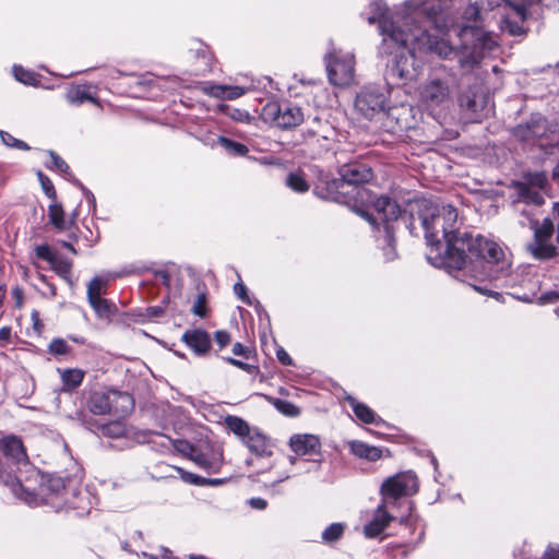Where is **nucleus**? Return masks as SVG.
Returning a JSON list of instances; mask_svg holds the SVG:
<instances>
[{"mask_svg":"<svg viewBox=\"0 0 559 559\" xmlns=\"http://www.w3.org/2000/svg\"><path fill=\"white\" fill-rule=\"evenodd\" d=\"M408 213L411 222L407 228L411 233L416 219L425 230L430 248L427 259L431 264L455 272V278L480 294L500 296L486 286L471 282L498 281L510 274L511 261L498 243L480 234L461 230L457 211L451 205H438L426 199L415 200L408 204Z\"/></svg>","mask_w":559,"mask_h":559,"instance_id":"1","label":"nucleus"},{"mask_svg":"<svg viewBox=\"0 0 559 559\" xmlns=\"http://www.w3.org/2000/svg\"><path fill=\"white\" fill-rule=\"evenodd\" d=\"M370 14L367 16L369 24L379 22L380 33L383 36V46L392 44H402L409 46L412 49L427 50L438 49L443 56L452 53V49L445 44L437 41L431 37L427 26L419 23V16L424 12L436 14L437 10L435 7L418 8L412 12L405 14L402 20H392L388 13L386 4L382 0H373L369 4Z\"/></svg>","mask_w":559,"mask_h":559,"instance_id":"2","label":"nucleus"},{"mask_svg":"<svg viewBox=\"0 0 559 559\" xmlns=\"http://www.w3.org/2000/svg\"><path fill=\"white\" fill-rule=\"evenodd\" d=\"M463 20L466 22L460 27L452 26L447 32H454L460 39L457 47H453L448 40L438 38L433 35L431 37L437 41L445 43L451 49L452 53L449 56L441 55L438 49H429L436 51V55L443 59H456L460 69L463 72H468L477 67L486 53L496 48V41L492 36L485 32L479 23L481 21L480 8L474 3L468 4L463 12Z\"/></svg>","mask_w":559,"mask_h":559,"instance_id":"3","label":"nucleus"},{"mask_svg":"<svg viewBox=\"0 0 559 559\" xmlns=\"http://www.w3.org/2000/svg\"><path fill=\"white\" fill-rule=\"evenodd\" d=\"M0 449L5 459V463L0 460V468L4 479L0 478L5 485L10 486L12 492L27 503L35 502L36 495L22 485L21 467L29 466L28 459L21 439L10 436L0 440Z\"/></svg>","mask_w":559,"mask_h":559,"instance_id":"4","label":"nucleus"},{"mask_svg":"<svg viewBox=\"0 0 559 559\" xmlns=\"http://www.w3.org/2000/svg\"><path fill=\"white\" fill-rule=\"evenodd\" d=\"M340 178L320 179L314 188L316 194L322 199H330L342 202L343 195L346 193L341 191L345 186H357L369 182L372 178L371 167L360 160H352L345 163L338 168Z\"/></svg>","mask_w":559,"mask_h":559,"instance_id":"5","label":"nucleus"},{"mask_svg":"<svg viewBox=\"0 0 559 559\" xmlns=\"http://www.w3.org/2000/svg\"><path fill=\"white\" fill-rule=\"evenodd\" d=\"M392 46H396L397 48H407V52L401 51L400 53H394L392 59L388 61L386 68L384 71V80L388 86H400L411 81H415L423 72V66L415 58V52L427 53L436 51L430 50H418L412 49L409 46L402 44H392L390 43L386 48H391Z\"/></svg>","mask_w":559,"mask_h":559,"instance_id":"6","label":"nucleus"},{"mask_svg":"<svg viewBox=\"0 0 559 559\" xmlns=\"http://www.w3.org/2000/svg\"><path fill=\"white\" fill-rule=\"evenodd\" d=\"M134 401L129 393L117 390L95 391L91 393L87 408L95 415L124 417L131 413Z\"/></svg>","mask_w":559,"mask_h":559,"instance_id":"7","label":"nucleus"},{"mask_svg":"<svg viewBox=\"0 0 559 559\" xmlns=\"http://www.w3.org/2000/svg\"><path fill=\"white\" fill-rule=\"evenodd\" d=\"M528 228L533 230L534 239L527 246L531 254L538 260H550L558 254L556 240L557 227L554 219L545 217L542 222L530 218Z\"/></svg>","mask_w":559,"mask_h":559,"instance_id":"8","label":"nucleus"},{"mask_svg":"<svg viewBox=\"0 0 559 559\" xmlns=\"http://www.w3.org/2000/svg\"><path fill=\"white\" fill-rule=\"evenodd\" d=\"M302 136L312 150V153L314 155H321L332 148L336 140V129L328 120L314 116L307 121Z\"/></svg>","mask_w":559,"mask_h":559,"instance_id":"9","label":"nucleus"},{"mask_svg":"<svg viewBox=\"0 0 559 559\" xmlns=\"http://www.w3.org/2000/svg\"><path fill=\"white\" fill-rule=\"evenodd\" d=\"M329 81L336 86H346L354 80L355 57L350 52L331 51L325 56Z\"/></svg>","mask_w":559,"mask_h":559,"instance_id":"10","label":"nucleus"},{"mask_svg":"<svg viewBox=\"0 0 559 559\" xmlns=\"http://www.w3.org/2000/svg\"><path fill=\"white\" fill-rule=\"evenodd\" d=\"M418 490L417 476L412 472L400 473L384 480L380 488L382 502L394 506L396 500Z\"/></svg>","mask_w":559,"mask_h":559,"instance_id":"11","label":"nucleus"},{"mask_svg":"<svg viewBox=\"0 0 559 559\" xmlns=\"http://www.w3.org/2000/svg\"><path fill=\"white\" fill-rule=\"evenodd\" d=\"M423 105L430 110L445 107L451 99V88L447 79L430 78L419 88Z\"/></svg>","mask_w":559,"mask_h":559,"instance_id":"12","label":"nucleus"},{"mask_svg":"<svg viewBox=\"0 0 559 559\" xmlns=\"http://www.w3.org/2000/svg\"><path fill=\"white\" fill-rule=\"evenodd\" d=\"M263 116L282 129L295 128L305 120L301 108L290 103H270L263 108Z\"/></svg>","mask_w":559,"mask_h":559,"instance_id":"13","label":"nucleus"},{"mask_svg":"<svg viewBox=\"0 0 559 559\" xmlns=\"http://www.w3.org/2000/svg\"><path fill=\"white\" fill-rule=\"evenodd\" d=\"M385 105L386 95L377 86L364 87L355 99V109L367 119L382 112Z\"/></svg>","mask_w":559,"mask_h":559,"instance_id":"14","label":"nucleus"},{"mask_svg":"<svg viewBox=\"0 0 559 559\" xmlns=\"http://www.w3.org/2000/svg\"><path fill=\"white\" fill-rule=\"evenodd\" d=\"M512 9V13L506 14L500 21L502 32L511 36H521L525 34L523 22L526 20V7L538 3L540 0H504Z\"/></svg>","mask_w":559,"mask_h":559,"instance_id":"15","label":"nucleus"},{"mask_svg":"<svg viewBox=\"0 0 559 559\" xmlns=\"http://www.w3.org/2000/svg\"><path fill=\"white\" fill-rule=\"evenodd\" d=\"M548 132V121L542 115H533L527 122L514 127L512 135L525 144L544 146L542 140L547 136Z\"/></svg>","mask_w":559,"mask_h":559,"instance_id":"16","label":"nucleus"},{"mask_svg":"<svg viewBox=\"0 0 559 559\" xmlns=\"http://www.w3.org/2000/svg\"><path fill=\"white\" fill-rule=\"evenodd\" d=\"M373 207L377 212V219H381L383 222L384 231L391 237V231H394L391 223L396 221L400 216L405 219V215H402L400 205L391 198L381 195L373 202ZM364 216L371 224L376 223V218H373L372 215L365 213Z\"/></svg>","mask_w":559,"mask_h":559,"instance_id":"17","label":"nucleus"},{"mask_svg":"<svg viewBox=\"0 0 559 559\" xmlns=\"http://www.w3.org/2000/svg\"><path fill=\"white\" fill-rule=\"evenodd\" d=\"M182 341L198 356L206 355L212 348L210 334L201 329L188 330L182 335Z\"/></svg>","mask_w":559,"mask_h":559,"instance_id":"18","label":"nucleus"},{"mask_svg":"<svg viewBox=\"0 0 559 559\" xmlns=\"http://www.w3.org/2000/svg\"><path fill=\"white\" fill-rule=\"evenodd\" d=\"M389 506L381 502L374 511L373 519L364 527V533L368 538L379 536L393 520V516L386 511Z\"/></svg>","mask_w":559,"mask_h":559,"instance_id":"19","label":"nucleus"},{"mask_svg":"<svg viewBox=\"0 0 559 559\" xmlns=\"http://www.w3.org/2000/svg\"><path fill=\"white\" fill-rule=\"evenodd\" d=\"M292 450L297 455H312L320 451L321 443L314 435H295L289 440Z\"/></svg>","mask_w":559,"mask_h":559,"instance_id":"20","label":"nucleus"},{"mask_svg":"<svg viewBox=\"0 0 559 559\" xmlns=\"http://www.w3.org/2000/svg\"><path fill=\"white\" fill-rule=\"evenodd\" d=\"M349 448L352 453L356 456L371 462L378 461L382 456V450L380 448L369 445L362 441H352L349 442Z\"/></svg>","mask_w":559,"mask_h":559,"instance_id":"21","label":"nucleus"},{"mask_svg":"<svg viewBox=\"0 0 559 559\" xmlns=\"http://www.w3.org/2000/svg\"><path fill=\"white\" fill-rule=\"evenodd\" d=\"M60 372V377L62 380V390L66 392H71L79 388L84 379L85 372L78 368H69V369H58Z\"/></svg>","mask_w":559,"mask_h":559,"instance_id":"22","label":"nucleus"},{"mask_svg":"<svg viewBox=\"0 0 559 559\" xmlns=\"http://www.w3.org/2000/svg\"><path fill=\"white\" fill-rule=\"evenodd\" d=\"M86 426L90 430L95 431V429H96L99 435H102L104 437L112 438V439L120 438L126 435V426H124V423L121 420H115V421H110L108 424L95 425V427L92 426L90 423H86Z\"/></svg>","mask_w":559,"mask_h":559,"instance_id":"23","label":"nucleus"},{"mask_svg":"<svg viewBox=\"0 0 559 559\" xmlns=\"http://www.w3.org/2000/svg\"><path fill=\"white\" fill-rule=\"evenodd\" d=\"M518 193H519V201L524 202L526 205H536L539 206L544 204L545 198L544 195L536 189L530 187L526 183H518Z\"/></svg>","mask_w":559,"mask_h":559,"instance_id":"24","label":"nucleus"},{"mask_svg":"<svg viewBox=\"0 0 559 559\" xmlns=\"http://www.w3.org/2000/svg\"><path fill=\"white\" fill-rule=\"evenodd\" d=\"M459 103L462 108L471 114L478 115L485 108L486 99L483 95L468 92L460 96Z\"/></svg>","mask_w":559,"mask_h":559,"instance_id":"25","label":"nucleus"},{"mask_svg":"<svg viewBox=\"0 0 559 559\" xmlns=\"http://www.w3.org/2000/svg\"><path fill=\"white\" fill-rule=\"evenodd\" d=\"M520 285L524 288H527L528 293H524L519 298L525 301H531L532 297L535 296L537 290L540 288V282L537 273H533L531 269H527L526 272H523V277L520 282Z\"/></svg>","mask_w":559,"mask_h":559,"instance_id":"26","label":"nucleus"},{"mask_svg":"<svg viewBox=\"0 0 559 559\" xmlns=\"http://www.w3.org/2000/svg\"><path fill=\"white\" fill-rule=\"evenodd\" d=\"M347 401L353 407L356 417L365 424H378L374 412L364 403L357 402L354 397L348 396Z\"/></svg>","mask_w":559,"mask_h":559,"instance_id":"27","label":"nucleus"},{"mask_svg":"<svg viewBox=\"0 0 559 559\" xmlns=\"http://www.w3.org/2000/svg\"><path fill=\"white\" fill-rule=\"evenodd\" d=\"M66 214L61 203L56 201H51V204L48 206V217L49 222L53 227L58 230L67 229V222L64 218Z\"/></svg>","mask_w":559,"mask_h":559,"instance_id":"28","label":"nucleus"},{"mask_svg":"<svg viewBox=\"0 0 559 559\" xmlns=\"http://www.w3.org/2000/svg\"><path fill=\"white\" fill-rule=\"evenodd\" d=\"M245 442L252 453L261 455L266 450L265 436L255 429L250 430V435L246 436Z\"/></svg>","mask_w":559,"mask_h":559,"instance_id":"29","label":"nucleus"},{"mask_svg":"<svg viewBox=\"0 0 559 559\" xmlns=\"http://www.w3.org/2000/svg\"><path fill=\"white\" fill-rule=\"evenodd\" d=\"M67 100L73 105H81L84 102L96 103V98L88 92L86 86H74L67 93Z\"/></svg>","mask_w":559,"mask_h":559,"instance_id":"30","label":"nucleus"},{"mask_svg":"<svg viewBox=\"0 0 559 559\" xmlns=\"http://www.w3.org/2000/svg\"><path fill=\"white\" fill-rule=\"evenodd\" d=\"M51 269L67 283L72 285V261L67 258L56 257L51 263Z\"/></svg>","mask_w":559,"mask_h":559,"instance_id":"31","label":"nucleus"},{"mask_svg":"<svg viewBox=\"0 0 559 559\" xmlns=\"http://www.w3.org/2000/svg\"><path fill=\"white\" fill-rule=\"evenodd\" d=\"M225 425L231 432L243 440L247 435H250V426L240 417L229 415L225 418Z\"/></svg>","mask_w":559,"mask_h":559,"instance_id":"32","label":"nucleus"},{"mask_svg":"<svg viewBox=\"0 0 559 559\" xmlns=\"http://www.w3.org/2000/svg\"><path fill=\"white\" fill-rule=\"evenodd\" d=\"M66 491V481L60 476H49L46 481L40 487V495H46V492L61 496Z\"/></svg>","mask_w":559,"mask_h":559,"instance_id":"33","label":"nucleus"},{"mask_svg":"<svg viewBox=\"0 0 559 559\" xmlns=\"http://www.w3.org/2000/svg\"><path fill=\"white\" fill-rule=\"evenodd\" d=\"M265 399L282 414L286 415V416H289V417H297L300 415V409L299 407H297L295 404H293L292 402H288V401H285V400H281V399H276V397H272V396H266L265 395Z\"/></svg>","mask_w":559,"mask_h":559,"instance_id":"34","label":"nucleus"},{"mask_svg":"<svg viewBox=\"0 0 559 559\" xmlns=\"http://www.w3.org/2000/svg\"><path fill=\"white\" fill-rule=\"evenodd\" d=\"M108 281L106 278L95 276L87 285V299L88 302L102 298L106 293Z\"/></svg>","mask_w":559,"mask_h":559,"instance_id":"35","label":"nucleus"},{"mask_svg":"<svg viewBox=\"0 0 559 559\" xmlns=\"http://www.w3.org/2000/svg\"><path fill=\"white\" fill-rule=\"evenodd\" d=\"M192 462H194L199 467L203 468L207 473H217L219 471L221 464L216 460H210L206 454L197 450L194 454H191Z\"/></svg>","mask_w":559,"mask_h":559,"instance_id":"36","label":"nucleus"},{"mask_svg":"<svg viewBox=\"0 0 559 559\" xmlns=\"http://www.w3.org/2000/svg\"><path fill=\"white\" fill-rule=\"evenodd\" d=\"M218 144L222 147H224L230 155L234 156H245L249 152L248 147L245 144L236 142L225 136L218 138Z\"/></svg>","mask_w":559,"mask_h":559,"instance_id":"37","label":"nucleus"},{"mask_svg":"<svg viewBox=\"0 0 559 559\" xmlns=\"http://www.w3.org/2000/svg\"><path fill=\"white\" fill-rule=\"evenodd\" d=\"M90 305L99 318H109L116 311V306L104 298L92 300Z\"/></svg>","mask_w":559,"mask_h":559,"instance_id":"38","label":"nucleus"},{"mask_svg":"<svg viewBox=\"0 0 559 559\" xmlns=\"http://www.w3.org/2000/svg\"><path fill=\"white\" fill-rule=\"evenodd\" d=\"M345 531V525L342 523H332L329 525L321 535L322 542L325 544H333L341 539Z\"/></svg>","mask_w":559,"mask_h":559,"instance_id":"39","label":"nucleus"},{"mask_svg":"<svg viewBox=\"0 0 559 559\" xmlns=\"http://www.w3.org/2000/svg\"><path fill=\"white\" fill-rule=\"evenodd\" d=\"M286 185L298 193L307 192L310 188L304 175L299 173H290L286 178Z\"/></svg>","mask_w":559,"mask_h":559,"instance_id":"40","label":"nucleus"},{"mask_svg":"<svg viewBox=\"0 0 559 559\" xmlns=\"http://www.w3.org/2000/svg\"><path fill=\"white\" fill-rule=\"evenodd\" d=\"M13 73L15 79L24 84L35 85L38 82L34 72H31L21 66H14Z\"/></svg>","mask_w":559,"mask_h":559,"instance_id":"41","label":"nucleus"},{"mask_svg":"<svg viewBox=\"0 0 559 559\" xmlns=\"http://www.w3.org/2000/svg\"><path fill=\"white\" fill-rule=\"evenodd\" d=\"M0 138H1L2 142L9 147H13L16 150H22V151H28L31 148L27 143L14 138L9 132L0 131Z\"/></svg>","mask_w":559,"mask_h":559,"instance_id":"42","label":"nucleus"},{"mask_svg":"<svg viewBox=\"0 0 559 559\" xmlns=\"http://www.w3.org/2000/svg\"><path fill=\"white\" fill-rule=\"evenodd\" d=\"M48 154L50 163L46 164L47 168L56 169L62 174H67L69 171V165L56 152L49 151Z\"/></svg>","mask_w":559,"mask_h":559,"instance_id":"43","label":"nucleus"},{"mask_svg":"<svg viewBox=\"0 0 559 559\" xmlns=\"http://www.w3.org/2000/svg\"><path fill=\"white\" fill-rule=\"evenodd\" d=\"M70 349L69 344L62 338H53L48 346V352L55 356L67 355Z\"/></svg>","mask_w":559,"mask_h":559,"instance_id":"44","label":"nucleus"},{"mask_svg":"<svg viewBox=\"0 0 559 559\" xmlns=\"http://www.w3.org/2000/svg\"><path fill=\"white\" fill-rule=\"evenodd\" d=\"M38 175V179H39V182H40V186L45 192V194L51 200V201H56L57 199V192L55 190V187L52 185V181L46 176L44 175L41 171H38L37 173Z\"/></svg>","mask_w":559,"mask_h":559,"instance_id":"45","label":"nucleus"},{"mask_svg":"<svg viewBox=\"0 0 559 559\" xmlns=\"http://www.w3.org/2000/svg\"><path fill=\"white\" fill-rule=\"evenodd\" d=\"M526 179H527V182H525V183L534 189L535 188L544 189L547 185V177L544 173L528 174Z\"/></svg>","mask_w":559,"mask_h":559,"instance_id":"46","label":"nucleus"},{"mask_svg":"<svg viewBox=\"0 0 559 559\" xmlns=\"http://www.w3.org/2000/svg\"><path fill=\"white\" fill-rule=\"evenodd\" d=\"M176 471L180 475L181 479L186 483H189V484L195 485V486H202L204 483L202 476L187 472L181 467H176Z\"/></svg>","mask_w":559,"mask_h":559,"instance_id":"47","label":"nucleus"},{"mask_svg":"<svg viewBox=\"0 0 559 559\" xmlns=\"http://www.w3.org/2000/svg\"><path fill=\"white\" fill-rule=\"evenodd\" d=\"M174 448L176 449V451L180 452L188 459H191V454H194L197 452V448L194 445L183 440H175Z\"/></svg>","mask_w":559,"mask_h":559,"instance_id":"48","label":"nucleus"},{"mask_svg":"<svg viewBox=\"0 0 559 559\" xmlns=\"http://www.w3.org/2000/svg\"><path fill=\"white\" fill-rule=\"evenodd\" d=\"M35 253L39 259L45 260L49 263L55 261V258L57 257V254L53 253V251L51 250V248L48 245L37 246L35 248Z\"/></svg>","mask_w":559,"mask_h":559,"instance_id":"49","label":"nucleus"},{"mask_svg":"<svg viewBox=\"0 0 559 559\" xmlns=\"http://www.w3.org/2000/svg\"><path fill=\"white\" fill-rule=\"evenodd\" d=\"M225 360L228 364H230V365H233V366H235L237 368H240V369L247 371L250 374H255L259 371V368L257 366L243 362L241 360H238V359H235V358H231V357H227V358H225Z\"/></svg>","mask_w":559,"mask_h":559,"instance_id":"50","label":"nucleus"},{"mask_svg":"<svg viewBox=\"0 0 559 559\" xmlns=\"http://www.w3.org/2000/svg\"><path fill=\"white\" fill-rule=\"evenodd\" d=\"M205 304H206L205 295L204 294L199 295L193 307H192V312L195 316L204 318L206 316Z\"/></svg>","mask_w":559,"mask_h":559,"instance_id":"51","label":"nucleus"},{"mask_svg":"<svg viewBox=\"0 0 559 559\" xmlns=\"http://www.w3.org/2000/svg\"><path fill=\"white\" fill-rule=\"evenodd\" d=\"M393 233L394 231H391V237L389 235H386V241H388V245L386 247L383 249L384 250V255H385V259L388 261H391L393 260L395 257H396V251H395V247L393 245Z\"/></svg>","mask_w":559,"mask_h":559,"instance_id":"52","label":"nucleus"},{"mask_svg":"<svg viewBox=\"0 0 559 559\" xmlns=\"http://www.w3.org/2000/svg\"><path fill=\"white\" fill-rule=\"evenodd\" d=\"M215 342L219 348L226 347L230 343V334L226 331H216L214 334Z\"/></svg>","mask_w":559,"mask_h":559,"instance_id":"53","label":"nucleus"},{"mask_svg":"<svg viewBox=\"0 0 559 559\" xmlns=\"http://www.w3.org/2000/svg\"><path fill=\"white\" fill-rule=\"evenodd\" d=\"M245 88L240 86H229L226 87L225 98L227 99H236L245 94Z\"/></svg>","mask_w":559,"mask_h":559,"instance_id":"54","label":"nucleus"},{"mask_svg":"<svg viewBox=\"0 0 559 559\" xmlns=\"http://www.w3.org/2000/svg\"><path fill=\"white\" fill-rule=\"evenodd\" d=\"M234 292L238 296V298L241 299L243 302L250 304V300H249V297L247 294V288L242 283H236L234 285Z\"/></svg>","mask_w":559,"mask_h":559,"instance_id":"55","label":"nucleus"},{"mask_svg":"<svg viewBox=\"0 0 559 559\" xmlns=\"http://www.w3.org/2000/svg\"><path fill=\"white\" fill-rule=\"evenodd\" d=\"M559 299V293L557 292H548L538 297V304L546 305L555 302Z\"/></svg>","mask_w":559,"mask_h":559,"instance_id":"56","label":"nucleus"},{"mask_svg":"<svg viewBox=\"0 0 559 559\" xmlns=\"http://www.w3.org/2000/svg\"><path fill=\"white\" fill-rule=\"evenodd\" d=\"M251 350L249 347L243 346L241 343H235L233 346V354L236 356H242L245 358H248Z\"/></svg>","mask_w":559,"mask_h":559,"instance_id":"57","label":"nucleus"},{"mask_svg":"<svg viewBox=\"0 0 559 559\" xmlns=\"http://www.w3.org/2000/svg\"><path fill=\"white\" fill-rule=\"evenodd\" d=\"M548 217H550V219L555 221V224L557 227L556 240H557V243H559V202H555L552 204L551 215H549Z\"/></svg>","mask_w":559,"mask_h":559,"instance_id":"58","label":"nucleus"},{"mask_svg":"<svg viewBox=\"0 0 559 559\" xmlns=\"http://www.w3.org/2000/svg\"><path fill=\"white\" fill-rule=\"evenodd\" d=\"M276 357L278 359V361L284 365V366H290L293 365V360L290 358V356L288 355V353L284 349V348H278L276 350Z\"/></svg>","mask_w":559,"mask_h":559,"instance_id":"59","label":"nucleus"},{"mask_svg":"<svg viewBox=\"0 0 559 559\" xmlns=\"http://www.w3.org/2000/svg\"><path fill=\"white\" fill-rule=\"evenodd\" d=\"M227 85H213L210 87V95L216 98H225Z\"/></svg>","mask_w":559,"mask_h":559,"instance_id":"60","label":"nucleus"},{"mask_svg":"<svg viewBox=\"0 0 559 559\" xmlns=\"http://www.w3.org/2000/svg\"><path fill=\"white\" fill-rule=\"evenodd\" d=\"M540 559H559V545L549 546Z\"/></svg>","mask_w":559,"mask_h":559,"instance_id":"61","label":"nucleus"},{"mask_svg":"<svg viewBox=\"0 0 559 559\" xmlns=\"http://www.w3.org/2000/svg\"><path fill=\"white\" fill-rule=\"evenodd\" d=\"M12 295L15 299L16 307H22L24 298L23 289L20 286H16L12 289Z\"/></svg>","mask_w":559,"mask_h":559,"instance_id":"62","label":"nucleus"},{"mask_svg":"<svg viewBox=\"0 0 559 559\" xmlns=\"http://www.w3.org/2000/svg\"><path fill=\"white\" fill-rule=\"evenodd\" d=\"M32 320L34 322V329L40 333L43 328H44V324L43 322L39 320V316H38V312L37 311H33L32 313Z\"/></svg>","mask_w":559,"mask_h":559,"instance_id":"63","label":"nucleus"},{"mask_svg":"<svg viewBox=\"0 0 559 559\" xmlns=\"http://www.w3.org/2000/svg\"><path fill=\"white\" fill-rule=\"evenodd\" d=\"M11 338V328L4 326L0 329V341L9 342Z\"/></svg>","mask_w":559,"mask_h":559,"instance_id":"64","label":"nucleus"}]
</instances>
